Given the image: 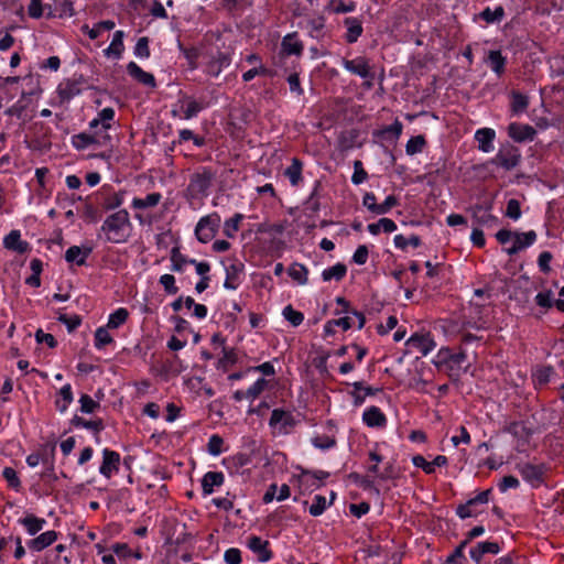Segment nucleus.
Listing matches in <instances>:
<instances>
[{"label": "nucleus", "instance_id": "f257e3e1", "mask_svg": "<svg viewBox=\"0 0 564 564\" xmlns=\"http://www.w3.org/2000/svg\"><path fill=\"white\" fill-rule=\"evenodd\" d=\"M133 232V225L130 220L129 212L124 208L109 214L99 230V236L104 235V240L113 245H121L129 241Z\"/></svg>", "mask_w": 564, "mask_h": 564}, {"label": "nucleus", "instance_id": "f03ea898", "mask_svg": "<svg viewBox=\"0 0 564 564\" xmlns=\"http://www.w3.org/2000/svg\"><path fill=\"white\" fill-rule=\"evenodd\" d=\"M204 72L210 77H218L231 64V53L217 47H209L203 53Z\"/></svg>", "mask_w": 564, "mask_h": 564}, {"label": "nucleus", "instance_id": "7ed1b4c3", "mask_svg": "<svg viewBox=\"0 0 564 564\" xmlns=\"http://www.w3.org/2000/svg\"><path fill=\"white\" fill-rule=\"evenodd\" d=\"M216 178V172L209 166H202L189 177L187 192L191 197L197 198L207 196L208 189L212 187Z\"/></svg>", "mask_w": 564, "mask_h": 564}, {"label": "nucleus", "instance_id": "20e7f679", "mask_svg": "<svg viewBox=\"0 0 564 564\" xmlns=\"http://www.w3.org/2000/svg\"><path fill=\"white\" fill-rule=\"evenodd\" d=\"M219 225L220 216L217 213L200 218L195 228L197 239L203 243L209 242L215 237Z\"/></svg>", "mask_w": 564, "mask_h": 564}, {"label": "nucleus", "instance_id": "39448f33", "mask_svg": "<svg viewBox=\"0 0 564 564\" xmlns=\"http://www.w3.org/2000/svg\"><path fill=\"white\" fill-rule=\"evenodd\" d=\"M297 421L291 411H286L283 409H274L271 413V417L269 420V426L278 431L279 434H289Z\"/></svg>", "mask_w": 564, "mask_h": 564}, {"label": "nucleus", "instance_id": "423d86ee", "mask_svg": "<svg viewBox=\"0 0 564 564\" xmlns=\"http://www.w3.org/2000/svg\"><path fill=\"white\" fill-rule=\"evenodd\" d=\"M518 470L527 482L538 488L544 482L547 467L545 464L524 463L518 465Z\"/></svg>", "mask_w": 564, "mask_h": 564}, {"label": "nucleus", "instance_id": "0eeeda50", "mask_svg": "<svg viewBox=\"0 0 564 564\" xmlns=\"http://www.w3.org/2000/svg\"><path fill=\"white\" fill-rule=\"evenodd\" d=\"M126 191L115 192L111 188L102 187L97 194V202L104 212L118 209L124 202Z\"/></svg>", "mask_w": 564, "mask_h": 564}, {"label": "nucleus", "instance_id": "6e6552de", "mask_svg": "<svg viewBox=\"0 0 564 564\" xmlns=\"http://www.w3.org/2000/svg\"><path fill=\"white\" fill-rule=\"evenodd\" d=\"M111 141V137L109 133H105L104 135L99 137V131L96 130L95 132L87 133L82 132L78 134L73 135L72 138V144L77 150H84L88 148L89 145H108Z\"/></svg>", "mask_w": 564, "mask_h": 564}, {"label": "nucleus", "instance_id": "1a4fd4ad", "mask_svg": "<svg viewBox=\"0 0 564 564\" xmlns=\"http://www.w3.org/2000/svg\"><path fill=\"white\" fill-rule=\"evenodd\" d=\"M520 158V152L516 147L507 145L498 151L494 159V162L506 170H511L519 164Z\"/></svg>", "mask_w": 564, "mask_h": 564}, {"label": "nucleus", "instance_id": "9d476101", "mask_svg": "<svg viewBox=\"0 0 564 564\" xmlns=\"http://www.w3.org/2000/svg\"><path fill=\"white\" fill-rule=\"evenodd\" d=\"M341 65L346 70L361 78L366 79L373 77L369 62L365 56H358L354 59L343 58Z\"/></svg>", "mask_w": 564, "mask_h": 564}, {"label": "nucleus", "instance_id": "9b49d317", "mask_svg": "<svg viewBox=\"0 0 564 564\" xmlns=\"http://www.w3.org/2000/svg\"><path fill=\"white\" fill-rule=\"evenodd\" d=\"M247 546L257 555L259 562H268L273 557V552L270 550V542L262 540L258 535L249 536Z\"/></svg>", "mask_w": 564, "mask_h": 564}, {"label": "nucleus", "instance_id": "f8f14e48", "mask_svg": "<svg viewBox=\"0 0 564 564\" xmlns=\"http://www.w3.org/2000/svg\"><path fill=\"white\" fill-rule=\"evenodd\" d=\"M120 466V454L118 452L105 448L102 451V463L99 467V473L107 479L111 478L115 473H118Z\"/></svg>", "mask_w": 564, "mask_h": 564}, {"label": "nucleus", "instance_id": "ddd939ff", "mask_svg": "<svg viewBox=\"0 0 564 564\" xmlns=\"http://www.w3.org/2000/svg\"><path fill=\"white\" fill-rule=\"evenodd\" d=\"M507 130L508 135L519 143L533 141L536 135V130L532 126L524 123L511 122Z\"/></svg>", "mask_w": 564, "mask_h": 564}, {"label": "nucleus", "instance_id": "4468645a", "mask_svg": "<svg viewBox=\"0 0 564 564\" xmlns=\"http://www.w3.org/2000/svg\"><path fill=\"white\" fill-rule=\"evenodd\" d=\"M406 346L417 349L422 356L430 354L436 344L430 333L426 334H413L405 343Z\"/></svg>", "mask_w": 564, "mask_h": 564}, {"label": "nucleus", "instance_id": "2eb2a0df", "mask_svg": "<svg viewBox=\"0 0 564 564\" xmlns=\"http://www.w3.org/2000/svg\"><path fill=\"white\" fill-rule=\"evenodd\" d=\"M6 249L23 254L30 251V243L21 240V232L19 230H11L3 239Z\"/></svg>", "mask_w": 564, "mask_h": 564}, {"label": "nucleus", "instance_id": "dca6fc26", "mask_svg": "<svg viewBox=\"0 0 564 564\" xmlns=\"http://www.w3.org/2000/svg\"><path fill=\"white\" fill-rule=\"evenodd\" d=\"M343 23L346 28L344 35L345 41L348 44L356 43L364 32L361 20L355 17H348L344 19Z\"/></svg>", "mask_w": 564, "mask_h": 564}, {"label": "nucleus", "instance_id": "f3484780", "mask_svg": "<svg viewBox=\"0 0 564 564\" xmlns=\"http://www.w3.org/2000/svg\"><path fill=\"white\" fill-rule=\"evenodd\" d=\"M80 91L79 83L72 79L63 80L56 89L61 104L68 102L75 96L79 95Z\"/></svg>", "mask_w": 564, "mask_h": 564}, {"label": "nucleus", "instance_id": "a211bd4d", "mask_svg": "<svg viewBox=\"0 0 564 564\" xmlns=\"http://www.w3.org/2000/svg\"><path fill=\"white\" fill-rule=\"evenodd\" d=\"M128 74L135 79L138 83L154 88L156 86V82L154 76L151 73L143 70L137 63L130 62L127 65Z\"/></svg>", "mask_w": 564, "mask_h": 564}, {"label": "nucleus", "instance_id": "6ab92c4d", "mask_svg": "<svg viewBox=\"0 0 564 564\" xmlns=\"http://www.w3.org/2000/svg\"><path fill=\"white\" fill-rule=\"evenodd\" d=\"M536 240V234L534 230H530L523 234H516L514 241L510 248L506 251L508 254L512 256L518 253L520 250L533 245Z\"/></svg>", "mask_w": 564, "mask_h": 564}, {"label": "nucleus", "instance_id": "aec40b11", "mask_svg": "<svg viewBox=\"0 0 564 564\" xmlns=\"http://www.w3.org/2000/svg\"><path fill=\"white\" fill-rule=\"evenodd\" d=\"M362 420L369 427H384L387 425V416L378 406L368 408L364 414Z\"/></svg>", "mask_w": 564, "mask_h": 564}, {"label": "nucleus", "instance_id": "412c9836", "mask_svg": "<svg viewBox=\"0 0 564 564\" xmlns=\"http://www.w3.org/2000/svg\"><path fill=\"white\" fill-rule=\"evenodd\" d=\"M93 252L91 247H79L72 246L65 252V260L69 263H76L77 265L86 264L87 258Z\"/></svg>", "mask_w": 564, "mask_h": 564}, {"label": "nucleus", "instance_id": "4be33fe9", "mask_svg": "<svg viewBox=\"0 0 564 564\" xmlns=\"http://www.w3.org/2000/svg\"><path fill=\"white\" fill-rule=\"evenodd\" d=\"M485 63H487L490 69L498 76L501 75L506 70L507 58L502 55L499 50H491L488 52L487 57L485 58Z\"/></svg>", "mask_w": 564, "mask_h": 564}, {"label": "nucleus", "instance_id": "5701e85b", "mask_svg": "<svg viewBox=\"0 0 564 564\" xmlns=\"http://www.w3.org/2000/svg\"><path fill=\"white\" fill-rule=\"evenodd\" d=\"M225 481V476L221 471H208L202 479V490L204 496L212 495L215 487H220Z\"/></svg>", "mask_w": 564, "mask_h": 564}, {"label": "nucleus", "instance_id": "b1692460", "mask_svg": "<svg viewBox=\"0 0 564 564\" xmlns=\"http://www.w3.org/2000/svg\"><path fill=\"white\" fill-rule=\"evenodd\" d=\"M70 424L74 427H83L93 431L94 434L96 435L97 442H99V433L105 429L102 419L86 420L78 415L73 416V419L70 420Z\"/></svg>", "mask_w": 564, "mask_h": 564}, {"label": "nucleus", "instance_id": "393cba45", "mask_svg": "<svg viewBox=\"0 0 564 564\" xmlns=\"http://www.w3.org/2000/svg\"><path fill=\"white\" fill-rule=\"evenodd\" d=\"M496 132L490 128H482L476 131L475 140L478 142V149L482 152H490L494 150V140Z\"/></svg>", "mask_w": 564, "mask_h": 564}, {"label": "nucleus", "instance_id": "a878e982", "mask_svg": "<svg viewBox=\"0 0 564 564\" xmlns=\"http://www.w3.org/2000/svg\"><path fill=\"white\" fill-rule=\"evenodd\" d=\"M500 551V546L497 542H479L475 547H473L469 552L470 557L479 564L484 554L490 553V554H498Z\"/></svg>", "mask_w": 564, "mask_h": 564}, {"label": "nucleus", "instance_id": "bb28decb", "mask_svg": "<svg viewBox=\"0 0 564 564\" xmlns=\"http://www.w3.org/2000/svg\"><path fill=\"white\" fill-rule=\"evenodd\" d=\"M57 540V532L54 530L41 533L29 542V547L35 552H41L52 545Z\"/></svg>", "mask_w": 564, "mask_h": 564}, {"label": "nucleus", "instance_id": "cd10ccee", "mask_svg": "<svg viewBox=\"0 0 564 564\" xmlns=\"http://www.w3.org/2000/svg\"><path fill=\"white\" fill-rule=\"evenodd\" d=\"M282 50L288 55H301L303 52V43L299 40L297 33H290L282 40Z\"/></svg>", "mask_w": 564, "mask_h": 564}, {"label": "nucleus", "instance_id": "c85d7f7f", "mask_svg": "<svg viewBox=\"0 0 564 564\" xmlns=\"http://www.w3.org/2000/svg\"><path fill=\"white\" fill-rule=\"evenodd\" d=\"M473 219L477 225L492 226L498 221V218L490 213V207L476 205L473 209Z\"/></svg>", "mask_w": 564, "mask_h": 564}, {"label": "nucleus", "instance_id": "c756f323", "mask_svg": "<svg viewBox=\"0 0 564 564\" xmlns=\"http://www.w3.org/2000/svg\"><path fill=\"white\" fill-rule=\"evenodd\" d=\"M19 523L25 528L26 532L30 535H35L44 528V525L46 524V520L43 518H37L34 514H28L24 518L20 519Z\"/></svg>", "mask_w": 564, "mask_h": 564}, {"label": "nucleus", "instance_id": "7c9ffc66", "mask_svg": "<svg viewBox=\"0 0 564 564\" xmlns=\"http://www.w3.org/2000/svg\"><path fill=\"white\" fill-rule=\"evenodd\" d=\"M162 199V195L158 192L148 194L144 198L134 197L131 202L133 209H147L155 207Z\"/></svg>", "mask_w": 564, "mask_h": 564}, {"label": "nucleus", "instance_id": "2f4dec72", "mask_svg": "<svg viewBox=\"0 0 564 564\" xmlns=\"http://www.w3.org/2000/svg\"><path fill=\"white\" fill-rule=\"evenodd\" d=\"M123 36L124 33L121 30H118L113 33L112 41L107 50H105V54L107 56H113L115 58H120L123 51Z\"/></svg>", "mask_w": 564, "mask_h": 564}, {"label": "nucleus", "instance_id": "473e14b6", "mask_svg": "<svg viewBox=\"0 0 564 564\" xmlns=\"http://www.w3.org/2000/svg\"><path fill=\"white\" fill-rule=\"evenodd\" d=\"M185 104L181 106L183 118L189 120L196 117L204 108L205 105L202 101H197L194 98L185 97Z\"/></svg>", "mask_w": 564, "mask_h": 564}, {"label": "nucleus", "instance_id": "72a5a7b5", "mask_svg": "<svg viewBox=\"0 0 564 564\" xmlns=\"http://www.w3.org/2000/svg\"><path fill=\"white\" fill-rule=\"evenodd\" d=\"M243 265L241 263H232L226 268V280L224 286L229 290H236L238 288V278L242 272Z\"/></svg>", "mask_w": 564, "mask_h": 564}, {"label": "nucleus", "instance_id": "f704fd0d", "mask_svg": "<svg viewBox=\"0 0 564 564\" xmlns=\"http://www.w3.org/2000/svg\"><path fill=\"white\" fill-rule=\"evenodd\" d=\"M441 361L449 365V368H460L462 364L466 360L467 356L464 351L453 354L449 349H441L438 352Z\"/></svg>", "mask_w": 564, "mask_h": 564}, {"label": "nucleus", "instance_id": "c9c22d12", "mask_svg": "<svg viewBox=\"0 0 564 564\" xmlns=\"http://www.w3.org/2000/svg\"><path fill=\"white\" fill-rule=\"evenodd\" d=\"M506 13L502 6L496 7L494 10L489 7L485 8L479 13V19L485 21L487 24L499 23L503 20Z\"/></svg>", "mask_w": 564, "mask_h": 564}, {"label": "nucleus", "instance_id": "e433bc0d", "mask_svg": "<svg viewBox=\"0 0 564 564\" xmlns=\"http://www.w3.org/2000/svg\"><path fill=\"white\" fill-rule=\"evenodd\" d=\"M303 163L297 158L292 159V163L286 167L284 175L289 178L292 186H297L302 181Z\"/></svg>", "mask_w": 564, "mask_h": 564}, {"label": "nucleus", "instance_id": "4c0bfd02", "mask_svg": "<svg viewBox=\"0 0 564 564\" xmlns=\"http://www.w3.org/2000/svg\"><path fill=\"white\" fill-rule=\"evenodd\" d=\"M325 18L322 14L311 18L307 21L310 35L314 39H322L325 36Z\"/></svg>", "mask_w": 564, "mask_h": 564}, {"label": "nucleus", "instance_id": "58836bf2", "mask_svg": "<svg viewBox=\"0 0 564 564\" xmlns=\"http://www.w3.org/2000/svg\"><path fill=\"white\" fill-rule=\"evenodd\" d=\"M511 111L513 113H522L529 107V97L520 91H511Z\"/></svg>", "mask_w": 564, "mask_h": 564}, {"label": "nucleus", "instance_id": "ea45409f", "mask_svg": "<svg viewBox=\"0 0 564 564\" xmlns=\"http://www.w3.org/2000/svg\"><path fill=\"white\" fill-rule=\"evenodd\" d=\"M59 398L55 401L56 409L64 413L73 402V391L69 383L63 386L58 392Z\"/></svg>", "mask_w": 564, "mask_h": 564}, {"label": "nucleus", "instance_id": "a19ab883", "mask_svg": "<svg viewBox=\"0 0 564 564\" xmlns=\"http://www.w3.org/2000/svg\"><path fill=\"white\" fill-rule=\"evenodd\" d=\"M128 317V310L124 307H119L109 315L108 323L106 326L110 329H117L127 322Z\"/></svg>", "mask_w": 564, "mask_h": 564}, {"label": "nucleus", "instance_id": "79ce46f5", "mask_svg": "<svg viewBox=\"0 0 564 564\" xmlns=\"http://www.w3.org/2000/svg\"><path fill=\"white\" fill-rule=\"evenodd\" d=\"M347 273V268L344 263H336L335 265L327 268L323 271L322 278L324 281H341Z\"/></svg>", "mask_w": 564, "mask_h": 564}, {"label": "nucleus", "instance_id": "37998d69", "mask_svg": "<svg viewBox=\"0 0 564 564\" xmlns=\"http://www.w3.org/2000/svg\"><path fill=\"white\" fill-rule=\"evenodd\" d=\"M170 259L172 262L171 269H172V271H175V272H183L184 267L186 264H189V260H191V259H187L184 254H182L178 247H173L171 249Z\"/></svg>", "mask_w": 564, "mask_h": 564}, {"label": "nucleus", "instance_id": "c03bdc74", "mask_svg": "<svg viewBox=\"0 0 564 564\" xmlns=\"http://www.w3.org/2000/svg\"><path fill=\"white\" fill-rule=\"evenodd\" d=\"M307 268L301 263H293L289 268V275L301 285H305L307 283Z\"/></svg>", "mask_w": 564, "mask_h": 564}, {"label": "nucleus", "instance_id": "a18cd8bd", "mask_svg": "<svg viewBox=\"0 0 564 564\" xmlns=\"http://www.w3.org/2000/svg\"><path fill=\"white\" fill-rule=\"evenodd\" d=\"M352 323L351 318L349 316H345L338 319H332L328 321L324 326V332L326 335H334L335 334V327L343 328L344 330H347L351 328Z\"/></svg>", "mask_w": 564, "mask_h": 564}, {"label": "nucleus", "instance_id": "49530a36", "mask_svg": "<svg viewBox=\"0 0 564 564\" xmlns=\"http://www.w3.org/2000/svg\"><path fill=\"white\" fill-rule=\"evenodd\" d=\"M555 375V370L551 366H542L533 372V380L538 386H544L550 382L552 376Z\"/></svg>", "mask_w": 564, "mask_h": 564}, {"label": "nucleus", "instance_id": "de8ad7c7", "mask_svg": "<svg viewBox=\"0 0 564 564\" xmlns=\"http://www.w3.org/2000/svg\"><path fill=\"white\" fill-rule=\"evenodd\" d=\"M109 329L107 326L98 327L95 332V347L97 349H102L105 346L113 343L112 336L109 334Z\"/></svg>", "mask_w": 564, "mask_h": 564}, {"label": "nucleus", "instance_id": "09e8293b", "mask_svg": "<svg viewBox=\"0 0 564 564\" xmlns=\"http://www.w3.org/2000/svg\"><path fill=\"white\" fill-rule=\"evenodd\" d=\"M45 8L48 9L47 17L48 18L54 17V14L52 12V7L51 6L44 7L42 4V0H30V4L28 7V13L33 19H40L44 13Z\"/></svg>", "mask_w": 564, "mask_h": 564}, {"label": "nucleus", "instance_id": "8fccbe9b", "mask_svg": "<svg viewBox=\"0 0 564 564\" xmlns=\"http://www.w3.org/2000/svg\"><path fill=\"white\" fill-rule=\"evenodd\" d=\"M393 241L394 246L401 250H405L409 245L414 248L421 246V238L416 235H411L409 238L404 237L403 235H397L394 236Z\"/></svg>", "mask_w": 564, "mask_h": 564}, {"label": "nucleus", "instance_id": "3c124183", "mask_svg": "<svg viewBox=\"0 0 564 564\" xmlns=\"http://www.w3.org/2000/svg\"><path fill=\"white\" fill-rule=\"evenodd\" d=\"M22 80L28 87H30L29 90H25V89L22 90V93H21L22 98H28V97L37 95L41 91L40 82H39L37 77L33 76L32 74L23 77Z\"/></svg>", "mask_w": 564, "mask_h": 564}, {"label": "nucleus", "instance_id": "603ef678", "mask_svg": "<svg viewBox=\"0 0 564 564\" xmlns=\"http://www.w3.org/2000/svg\"><path fill=\"white\" fill-rule=\"evenodd\" d=\"M242 218L243 216L241 214H235L231 218L227 219L224 224V235L228 238L235 237Z\"/></svg>", "mask_w": 564, "mask_h": 564}, {"label": "nucleus", "instance_id": "864d4df0", "mask_svg": "<svg viewBox=\"0 0 564 564\" xmlns=\"http://www.w3.org/2000/svg\"><path fill=\"white\" fill-rule=\"evenodd\" d=\"M273 73L270 68L265 67L263 64H259L253 66L251 69L245 72L242 74V80L248 83L252 80L256 76H272Z\"/></svg>", "mask_w": 564, "mask_h": 564}, {"label": "nucleus", "instance_id": "5fc2aeb1", "mask_svg": "<svg viewBox=\"0 0 564 564\" xmlns=\"http://www.w3.org/2000/svg\"><path fill=\"white\" fill-rule=\"evenodd\" d=\"M327 9L332 10L336 14L348 13L355 11L356 3L352 1L345 3L343 0H330Z\"/></svg>", "mask_w": 564, "mask_h": 564}, {"label": "nucleus", "instance_id": "6e6d98bb", "mask_svg": "<svg viewBox=\"0 0 564 564\" xmlns=\"http://www.w3.org/2000/svg\"><path fill=\"white\" fill-rule=\"evenodd\" d=\"M425 138L423 135L412 137L405 147L406 154L413 155L423 151L425 145Z\"/></svg>", "mask_w": 564, "mask_h": 564}, {"label": "nucleus", "instance_id": "4d7b16f0", "mask_svg": "<svg viewBox=\"0 0 564 564\" xmlns=\"http://www.w3.org/2000/svg\"><path fill=\"white\" fill-rule=\"evenodd\" d=\"M2 476L10 488L14 489L15 491L21 489V480L12 467H4L2 470Z\"/></svg>", "mask_w": 564, "mask_h": 564}, {"label": "nucleus", "instance_id": "13d9d810", "mask_svg": "<svg viewBox=\"0 0 564 564\" xmlns=\"http://www.w3.org/2000/svg\"><path fill=\"white\" fill-rule=\"evenodd\" d=\"M268 387V381L264 378L258 379L249 389L246 390L248 400H256Z\"/></svg>", "mask_w": 564, "mask_h": 564}, {"label": "nucleus", "instance_id": "bf43d9fd", "mask_svg": "<svg viewBox=\"0 0 564 564\" xmlns=\"http://www.w3.org/2000/svg\"><path fill=\"white\" fill-rule=\"evenodd\" d=\"M312 444L319 449H329L336 445V440L334 436L329 435H315L312 438Z\"/></svg>", "mask_w": 564, "mask_h": 564}, {"label": "nucleus", "instance_id": "052dcab7", "mask_svg": "<svg viewBox=\"0 0 564 564\" xmlns=\"http://www.w3.org/2000/svg\"><path fill=\"white\" fill-rule=\"evenodd\" d=\"M284 318L291 323L292 326H299L304 321L303 313L295 311L291 305H288L283 310Z\"/></svg>", "mask_w": 564, "mask_h": 564}, {"label": "nucleus", "instance_id": "680f3d73", "mask_svg": "<svg viewBox=\"0 0 564 564\" xmlns=\"http://www.w3.org/2000/svg\"><path fill=\"white\" fill-rule=\"evenodd\" d=\"M224 440L218 434H213L207 443V451L213 456H218L223 452Z\"/></svg>", "mask_w": 564, "mask_h": 564}, {"label": "nucleus", "instance_id": "e2e57ef3", "mask_svg": "<svg viewBox=\"0 0 564 564\" xmlns=\"http://www.w3.org/2000/svg\"><path fill=\"white\" fill-rule=\"evenodd\" d=\"M327 508V500L324 496L316 495L310 507V514L313 517L321 516Z\"/></svg>", "mask_w": 564, "mask_h": 564}, {"label": "nucleus", "instance_id": "0e129e2a", "mask_svg": "<svg viewBox=\"0 0 564 564\" xmlns=\"http://www.w3.org/2000/svg\"><path fill=\"white\" fill-rule=\"evenodd\" d=\"M80 411L83 413H94L97 409L100 408L99 402L95 401L90 395L83 394L79 399Z\"/></svg>", "mask_w": 564, "mask_h": 564}, {"label": "nucleus", "instance_id": "69168bd1", "mask_svg": "<svg viewBox=\"0 0 564 564\" xmlns=\"http://www.w3.org/2000/svg\"><path fill=\"white\" fill-rule=\"evenodd\" d=\"M159 283L163 286L167 294L174 295L178 292V288L175 284V278L172 274H163L160 276Z\"/></svg>", "mask_w": 564, "mask_h": 564}, {"label": "nucleus", "instance_id": "338daca9", "mask_svg": "<svg viewBox=\"0 0 564 564\" xmlns=\"http://www.w3.org/2000/svg\"><path fill=\"white\" fill-rule=\"evenodd\" d=\"M368 178V173L362 166V162L357 160L354 162V174L351 176V182L356 185L364 183Z\"/></svg>", "mask_w": 564, "mask_h": 564}, {"label": "nucleus", "instance_id": "774afa93", "mask_svg": "<svg viewBox=\"0 0 564 564\" xmlns=\"http://www.w3.org/2000/svg\"><path fill=\"white\" fill-rule=\"evenodd\" d=\"M57 319L66 325L69 333L74 332L82 324V317L79 315L68 316L61 314Z\"/></svg>", "mask_w": 564, "mask_h": 564}]
</instances>
